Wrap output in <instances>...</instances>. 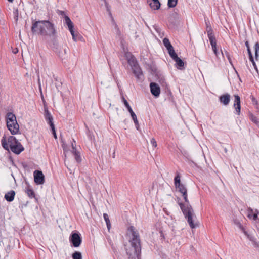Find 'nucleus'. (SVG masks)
Here are the masks:
<instances>
[{"mask_svg":"<svg viewBox=\"0 0 259 259\" xmlns=\"http://www.w3.org/2000/svg\"><path fill=\"white\" fill-rule=\"evenodd\" d=\"M219 101L224 105L227 106L230 101V95L228 93L223 94L220 96Z\"/></svg>","mask_w":259,"mask_h":259,"instance_id":"f3484780","label":"nucleus"},{"mask_svg":"<svg viewBox=\"0 0 259 259\" xmlns=\"http://www.w3.org/2000/svg\"><path fill=\"white\" fill-rule=\"evenodd\" d=\"M80 38V36L79 35H78V34L77 33H75L74 34V37H72L73 39L75 41H77L78 40H79Z\"/></svg>","mask_w":259,"mask_h":259,"instance_id":"49530a36","label":"nucleus"},{"mask_svg":"<svg viewBox=\"0 0 259 259\" xmlns=\"http://www.w3.org/2000/svg\"><path fill=\"white\" fill-rule=\"evenodd\" d=\"M178 0H168L167 6L168 8H174L178 4Z\"/></svg>","mask_w":259,"mask_h":259,"instance_id":"473e14b6","label":"nucleus"},{"mask_svg":"<svg viewBox=\"0 0 259 259\" xmlns=\"http://www.w3.org/2000/svg\"><path fill=\"white\" fill-rule=\"evenodd\" d=\"M254 49L255 60H258L259 57V41H257L255 44Z\"/></svg>","mask_w":259,"mask_h":259,"instance_id":"c85d7f7f","label":"nucleus"},{"mask_svg":"<svg viewBox=\"0 0 259 259\" xmlns=\"http://www.w3.org/2000/svg\"><path fill=\"white\" fill-rule=\"evenodd\" d=\"M15 195V192L14 190H11L5 194L4 198L8 202H12L14 199Z\"/></svg>","mask_w":259,"mask_h":259,"instance_id":"412c9836","label":"nucleus"},{"mask_svg":"<svg viewBox=\"0 0 259 259\" xmlns=\"http://www.w3.org/2000/svg\"><path fill=\"white\" fill-rule=\"evenodd\" d=\"M131 115L132 118V119L134 121L136 129L138 131H140L136 114H131Z\"/></svg>","mask_w":259,"mask_h":259,"instance_id":"c756f323","label":"nucleus"},{"mask_svg":"<svg viewBox=\"0 0 259 259\" xmlns=\"http://www.w3.org/2000/svg\"><path fill=\"white\" fill-rule=\"evenodd\" d=\"M212 50H213L214 53L215 54V56L218 57V54H219V52H218L217 48H215V49H212Z\"/></svg>","mask_w":259,"mask_h":259,"instance_id":"603ef678","label":"nucleus"},{"mask_svg":"<svg viewBox=\"0 0 259 259\" xmlns=\"http://www.w3.org/2000/svg\"><path fill=\"white\" fill-rule=\"evenodd\" d=\"M128 230L131 233L129 240L131 246L125 248L126 254L128 256V259H139L141 253V242L139 233L132 226L128 228Z\"/></svg>","mask_w":259,"mask_h":259,"instance_id":"f03ea898","label":"nucleus"},{"mask_svg":"<svg viewBox=\"0 0 259 259\" xmlns=\"http://www.w3.org/2000/svg\"><path fill=\"white\" fill-rule=\"evenodd\" d=\"M122 101L124 103V106L127 108L128 111L130 112V113H135L131 108V106L130 105L128 102L125 99V98L123 96L122 97Z\"/></svg>","mask_w":259,"mask_h":259,"instance_id":"cd10ccee","label":"nucleus"},{"mask_svg":"<svg viewBox=\"0 0 259 259\" xmlns=\"http://www.w3.org/2000/svg\"><path fill=\"white\" fill-rule=\"evenodd\" d=\"M44 113H50L49 111L47 105L45 104L44 101Z\"/></svg>","mask_w":259,"mask_h":259,"instance_id":"79ce46f5","label":"nucleus"},{"mask_svg":"<svg viewBox=\"0 0 259 259\" xmlns=\"http://www.w3.org/2000/svg\"><path fill=\"white\" fill-rule=\"evenodd\" d=\"M170 57L176 62V65L178 69L182 70L184 68V62L178 57L176 52L171 55Z\"/></svg>","mask_w":259,"mask_h":259,"instance_id":"9b49d317","label":"nucleus"},{"mask_svg":"<svg viewBox=\"0 0 259 259\" xmlns=\"http://www.w3.org/2000/svg\"><path fill=\"white\" fill-rule=\"evenodd\" d=\"M52 48L53 51L56 53L60 58L62 60L65 58V55L63 51L59 47L57 42V38H54L52 39Z\"/></svg>","mask_w":259,"mask_h":259,"instance_id":"0eeeda50","label":"nucleus"},{"mask_svg":"<svg viewBox=\"0 0 259 259\" xmlns=\"http://www.w3.org/2000/svg\"><path fill=\"white\" fill-rule=\"evenodd\" d=\"M72 257L73 259H82V255L81 252L79 251H75L72 254Z\"/></svg>","mask_w":259,"mask_h":259,"instance_id":"72a5a7b5","label":"nucleus"},{"mask_svg":"<svg viewBox=\"0 0 259 259\" xmlns=\"http://www.w3.org/2000/svg\"><path fill=\"white\" fill-rule=\"evenodd\" d=\"M70 242L72 243V245L75 247H79L82 242L80 234L77 232H73L69 238Z\"/></svg>","mask_w":259,"mask_h":259,"instance_id":"423d86ee","label":"nucleus"},{"mask_svg":"<svg viewBox=\"0 0 259 259\" xmlns=\"http://www.w3.org/2000/svg\"><path fill=\"white\" fill-rule=\"evenodd\" d=\"M103 218L106 222L108 230H109L111 228V224L108 215L107 213H104Z\"/></svg>","mask_w":259,"mask_h":259,"instance_id":"7c9ffc66","label":"nucleus"},{"mask_svg":"<svg viewBox=\"0 0 259 259\" xmlns=\"http://www.w3.org/2000/svg\"><path fill=\"white\" fill-rule=\"evenodd\" d=\"M38 85H39V89L40 91V92H41V84H40V78H39V76H38Z\"/></svg>","mask_w":259,"mask_h":259,"instance_id":"864d4df0","label":"nucleus"},{"mask_svg":"<svg viewBox=\"0 0 259 259\" xmlns=\"http://www.w3.org/2000/svg\"><path fill=\"white\" fill-rule=\"evenodd\" d=\"M150 143L152 145L153 147L155 148L157 147V142L154 138H152L151 139Z\"/></svg>","mask_w":259,"mask_h":259,"instance_id":"58836bf2","label":"nucleus"},{"mask_svg":"<svg viewBox=\"0 0 259 259\" xmlns=\"http://www.w3.org/2000/svg\"><path fill=\"white\" fill-rule=\"evenodd\" d=\"M150 91L153 96L155 97L159 96L160 94V88L159 85L154 82L150 83Z\"/></svg>","mask_w":259,"mask_h":259,"instance_id":"f8f14e48","label":"nucleus"},{"mask_svg":"<svg viewBox=\"0 0 259 259\" xmlns=\"http://www.w3.org/2000/svg\"><path fill=\"white\" fill-rule=\"evenodd\" d=\"M245 45L247 48V49L250 48L249 44V42L248 41H246L245 42Z\"/></svg>","mask_w":259,"mask_h":259,"instance_id":"13d9d810","label":"nucleus"},{"mask_svg":"<svg viewBox=\"0 0 259 259\" xmlns=\"http://www.w3.org/2000/svg\"><path fill=\"white\" fill-rule=\"evenodd\" d=\"M7 113L10 114V113H13V112L10 111V112H8Z\"/></svg>","mask_w":259,"mask_h":259,"instance_id":"338daca9","label":"nucleus"},{"mask_svg":"<svg viewBox=\"0 0 259 259\" xmlns=\"http://www.w3.org/2000/svg\"><path fill=\"white\" fill-rule=\"evenodd\" d=\"M58 14L59 15H62V16H63L64 17L65 16H67L66 14H65V13L64 11H61V10H58Z\"/></svg>","mask_w":259,"mask_h":259,"instance_id":"8fccbe9b","label":"nucleus"},{"mask_svg":"<svg viewBox=\"0 0 259 259\" xmlns=\"http://www.w3.org/2000/svg\"><path fill=\"white\" fill-rule=\"evenodd\" d=\"M45 119L48 124L50 125L51 129L55 127L54 124V119L51 114H45Z\"/></svg>","mask_w":259,"mask_h":259,"instance_id":"aec40b11","label":"nucleus"},{"mask_svg":"<svg viewBox=\"0 0 259 259\" xmlns=\"http://www.w3.org/2000/svg\"><path fill=\"white\" fill-rule=\"evenodd\" d=\"M133 73L136 77L137 79L139 81H142L144 79V74L142 69L139 65L132 68Z\"/></svg>","mask_w":259,"mask_h":259,"instance_id":"ddd939ff","label":"nucleus"},{"mask_svg":"<svg viewBox=\"0 0 259 259\" xmlns=\"http://www.w3.org/2000/svg\"><path fill=\"white\" fill-rule=\"evenodd\" d=\"M174 184L175 187L178 189L180 193H181L186 190H187L186 186L181 182V176L178 172H176V175L174 178Z\"/></svg>","mask_w":259,"mask_h":259,"instance_id":"6e6552de","label":"nucleus"},{"mask_svg":"<svg viewBox=\"0 0 259 259\" xmlns=\"http://www.w3.org/2000/svg\"><path fill=\"white\" fill-rule=\"evenodd\" d=\"M234 102L233 106L237 113H240L241 110L240 97L238 95H234Z\"/></svg>","mask_w":259,"mask_h":259,"instance_id":"dca6fc26","label":"nucleus"},{"mask_svg":"<svg viewBox=\"0 0 259 259\" xmlns=\"http://www.w3.org/2000/svg\"><path fill=\"white\" fill-rule=\"evenodd\" d=\"M115 28L116 30V34L118 35H120L121 34V32L119 30V28H118L117 25L116 24H115Z\"/></svg>","mask_w":259,"mask_h":259,"instance_id":"c03bdc74","label":"nucleus"},{"mask_svg":"<svg viewBox=\"0 0 259 259\" xmlns=\"http://www.w3.org/2000/svg\"><path fill=\"white\" fill-rule=\"evenodd\" d=\"M163 44L165 47L166 48L169 56L176 52L173 46L167 38L165 37L163 39Z\"/></svg>","mask_w":259,"mask_h":259,"instance_id":"2eb2a0df","label":"nucleus"},{"mask_svg":"<svg viewBox=\"0 0 259 259\" xmlns=\"http://www.w3.org/2000/svg\"><path fill=\"white\" fill-rule=\"evenodd\" d=\"M210 44H211V46L212 47V46H213L214 45H217V42H216V41L212 42H210Z\"/></svg>","mask_w":259,"mask_h":259,"instance_id":"bf43d9fd","label":"nucleus"},{"mask_svg":"<svg viewBox=\"0 0 259 259\" xmlns=\"http://www.w3.org/2000/svg\"><path fill=\"white\" fill-rule=\"evenodd\" d=\"M247 211H248L249 213L248 214V217L251 218L252 217L251 213H253V209L250 207H248L247 209Z\"/></svg>","mask_w":259,"mask_h":259,"instance_id":"a19ab883","label":"nucleus"},{"mask_svg":"<svg viewBox=\"0 0 259 259\" xmlns=\"http://www.w3.org/2000/svg\"><path fill=\"white\" fill-rule=\"evenodd\" d=\"M157 78V80L159 83L162 86H164L166 84L164 76L159 71L158 73L155 75Z\"/></svg>","mask_w":259,"mask_h":259,"instance_id":"5701e85b","label":"nucleus"},{"mask_svg":"<svg viewBox=\"0 0 259 259\" xmlns=\"http://www.w3.org/2000/svg\"><path fill=\"white\" fill-rule=\"evenodd\" d=\"M252 218H253V219L254 220H256L257 219V214H256V213H254L252 215Z\"/></svg>","mask_w":259,"mask_h":259,"instance_id":"4d7b16f0","label":"nucleus"},{"mask_svg":"<svg viewBox=\"0 0 259 259\" xmlns=\"http://www.w3.org/2000/svg\"><path fill=\"white\" fill-rule=\"evenodd\" d=\"M206 30H207V32H208V30H209V28H210L211 29H212L210 24L208 23H206Z\"/></svg>","mask_w":259,"mask_h":259,"instance_id":"3c124183","label":"nucleus"},{"mask_svg":"<svg viewBox=\"0 0 259 259\" xmlns=\"http://www.w3.org/2000/svg\"><path fill=\"white\" fill-rule=\"evenodd\" d=\"M18 140L14 136H10L7 140H6V137L4 136L1 140V144L3 147L6 150H9V148L12 146L13 145H15L18 142Z\"/></svg>","mask_w":259,"mask_h":259,"instance_id":"39448f33","label":"nucleus"},{"mask_svg":"<svg viewBox=\"0 0 259 259\" xmlns=\"http://www.w3.org/2000/svg\"><path fill=\"white\" fill-rule=\"evenodd\" d=\"M185 200V203H179L182 211L191 228H195L196 225L193 222V217H195L194 210L190 205L187 197V190L181 193Z\"/></svg>","mask_w":259,"mask_h":259,"instance_id":"7ed1b4c3","label":"nucleus"},{"mask_svg":"<svg viewBox=\"0 0 259 259\" xmlns=\"http://www.w3.org/2000/svg\"><path fill=\"white\" fill-rule=\"evenodd\" d=\"M161 236L163 237V235L162 232H161Z\"/></svg>","mask_w":259,"mask_h":259,"instance_id":"774afa93","label":"nucleus"},{"mask_svg":"<svg viewBox=\"0 0 259 259\" xmlns=\"http://www.w3.org/2000/svg\"><path fill=\"white\" fill-rule=\"evenodd\" d=\"M72 153L74 156L76 161L79 163L81 161V158L80 157L79 152L77 151L76 147L72 144Z\"/></svg>","mask_w":259,"mask_h":259,"instance_id":"4be33fe9","label":"nucleus"},{"mask_svg":"<svg viewBox=\"0 0 259 259\" xmlns=\"http://www.w3.org/2000/svg\"><path fill=\"white\" fill-rule=\"evenodd\" d=\"M6 122L8 129L12 135L18 133L19 126L17 123L15 114H6Z\"/></svg>","mask_w":259,"mask_h":259,"instance_id":"20e7f679","label":"nucleus"},{"mask_svg":"<svg viewBox=\"0 0 259 259\" xmlns=\"http://www.w3.org/2000/svg\"><path fill=\"white\" fill-rule=\"evenodd\" d=\"M68 29H69L70 32L71 33V34L72 36V37H74V34H75V32L74 31V27H72L71 28H69Z\"/></svg>","mask_w":259,"mask_h":259,"instance_id":"de8ad7c7","label":"nucleus"},{"mask_svg":"<svg viewBox=\"0 0 259 259\" xmlns=\"http://www.w3.org/2000/svg\"><path fill=\"white\" fill-rule=\"evenodd\" d=\"M34 181L37 185H41L45 183V176L42 172L35 170L33 172Z\"/></svg>","mask_w":259,"mask_h":259,"instance_id":"9d476101","label":"nucleus"},{"mask_svg":"<svg viewBox=\"0 0 259 259\" xmlns=\"http://www.w3.org/2000/svg\"><path fill=\"white\" fill-rule=\"evenodd\" d=\"M68 50V47H65L63 49V52L64 53V54L66 55V54H67V50Z\"/></svg>","mask_w":259,"mask_h":259,"instance_id":"6e6d98bb","label":"nucleus"},{"mask_svg":"<svg viewBox=\"0 0 259 259\" xmlns=\"http://www.w3.org/2000/svg\"><path fill=\"white\" fill-rule=\"evenodd\" d=\"M148 66L149 70L151 71V73L152 74L155 75L159 72L157 70L156 65L154 63H152L150 64H148Z\"/></svg>","mask_w":259,"mask_h":259,"instance_id":"393cba45","label":"nucleus"},{"mask_svg":"<svg viewBox=\"0 0 259 259\" xmlns=\"http://www.w3.org/2000/svg\"><path fill=\"white\" fill-rule=\"evenodd\" d=\"M9 2L12 3L14 0H8Z\"/></svg>","mask_w":259,"mask_h":259,"instance_id":"e2e57ef3","label":"nucleus"},{"mask_svg":"<svg viewBox=\"0 0 259 259\" xmlns=\"http://www.w3.org/2000/svg\"><path fill=\"white\" fill-rule=\"evenodd\" d=\"M227 57L230 63L232 65V61H231V58L230 57V55L228 54V53H227Z\"/></svg>","mask_w":259,"mask_h":259,"instance_id":"5fc2aeb1","label":"nucleus"},{"mask_svg":"<svg viewBox=\"0 0 259 259\" xmlns=\"http://www.w3.org/2000/svg\"><path fill=\"white\" fill-rule=\"evenodd\" d=\"M17 52H18V50H17V51H16V50H15V51L14 52V53L15 54H16V53H17Z\"/></svg>","mask_w":259,"mask_h":259,"instance_id":"69168bd1","label":"nucleus"},{"mask_svg":"<svg viewBox=\"0 0 259 259\" xmlns=\"http://www.w3.org/2000/svg\"><path fill=\"white\" fill-rule=\"evenodd\" d=\"M235 72H236V73H237V76H238V78H239V80H240V81H241V78H240V76H239V75L238 74V72H237V71H236V70H235Z\"/></svg>","mask_w":259,"mask_h":259,"instance_id":"052dcab7","label":"nucleus"},{"mask_svg":"<svg viewBox=\"0 0 259 259\" xmlns=\"http://www.w3.org/2000/svg\"><path fill=\"white\" fill-rule=\"evenodd\" d=\"M11 150L16 154H19L24 150V148L22 144L19 142H17V144L13 145L9 148Z\"/></svg>","mask_w":259,"mask_h":259,"instance_id":"4468645a","label":"nucleus"},{"mask_svg":"<svg viewBox=\"0 0 259 259\" xmlns=\"http://www.w3.org/2000/svg\"><path fill=\"white\" fill-rule=\"evenodd\" d=\"M64 23L68 26V29L74 27V24L68 16L64 17Z\"/></svg>","mask_w":259,"mask_h":259,"instance_id":"a878e982","label":"nucleus"},{"mask_svg":"<svg viewBox=\"0 0 259 259\" xmlns=\"http://www.w3.org/2000/svg\"><path fill=\"white\" fill-rule=\"evenodd\" d=\"M249 239H250V240L251 241H252V242H253V245H254V246L255 247H259V243H258V242H257L256 241H255L254 240V238H253V237H250Z\"/></svg>","mask_w":259,"mask_h":259,"instance_id":"ea45409f","label":"nucleus"},{"mask_svg":"<svg viewBox=\"0 0 259 259\" xmlns=\"http://www.w3.org/2000/svg\"><path fill=\"white\" fill-rule=\"evenodd\" d=\"M235 224H236V225H237V226L240 229H241L243 231L244 233L246 234V231L244 230V228L243 227V226L241 225V224L238 221H235Z\"/></svg>","mask_w":259,"mask_h":259,"instance_id":"c9c22d12","label":"nucleus"},{"mask_svg":"<svg viewBox=\"0 0 259 259\" xmlns=\"http://www.w3.org/2000/svg\"><path fill=\"white\" fill-rule=\"evenodd\" d=\"M208 37L209 38L210 43L212 42L216 41L215 37L214 36L213 30L209 28V30L208 31Z\"/></svg>","mask_w":259,"mask_h":259,"instance_id":"bb28decb","label":"nucleus"},{"mask_svg":"<svg viewBox=\"0 0 259 259\" xmlns=\"http://www.w3.org/2000/svg\"><path fill=\"white\" fill-rule=\"evenodd\" d=\"M31 31L33 34L42 37L56 38V30L54 24L49 20H36L32 18Z\"/></svg>","mask_w":259,"mask_h":259,"instance_id":"f257e3e1","label":"nucleus"},{"mask_svg":"<svg viewBox=\"0 0 259 259\" xmlns=\"http://www.w3.org/2000/svg\"><path fill=\"white\" fill-rule=\"evenodd\" d=\"M13 13H14V19H15L16 22H17L18 20V16H19L18 9H15L14 10Z\"/></svg>","mask_w":259,"mask_h":259,"instance_id":"f704fd0d","label":"nucleus"},{"mask_svg":"<svg viewBox=\"0 0 259 259\" xmlns=\"http://www.w3.org/2000/svg\"><path fill=\"white\" fill-rule=\"evenodd\" d=\"M252 103L253 105L255 106V107L256 109H258V103L257 101L256 100V99L254 97H252L251 98Z\"/></svg>","mask_w":259,"mask_h":259,"instance_id":"e433bc0d","label":"nucleus"},{"mask_svg":"<svg viewBox=\"0 0 259 259\" xmlns=\"http://www.w3.org/2000/svg\"><path fill=\"white\" fill-rule=\"evenodd\" d=\"M252 63V65L254 68V69L257 71H258V69H257V65L254 60V58H253L252 60H249Z\"/></svg>","mask_w":259,"mask_h":259,"instance_id":"37998d69","label":"nucleus"},{"mask_svg":"<svg viewBox=\"0 0 259 259\" xmlns=\"http://www.w3.org/2000/svg\"><path fill=\"white\" fill-rule=\"evenodd\" d=\"M211 47H212V49H215V48H217V45H214V46H212Z\"/></svg>","mask_w":259,"mask_h":259,"instance_id":"680f3d73","label":"nucleus"},{"mask_svg":"<svg viewBox=\"0 0 259 259\" xmlns=\"http://www.w3.org/2000/svg\"><path fill=\"white\" fill-rule=\"evenodd\" d=\"M17 52H18V50H17V51H16V50H15V51L14 52V53L15 54H16V53H17Z\"/></svg>","mask_w":259,"mask_h":259,"instance_id":"0e129e2a","label":"nucleus"},{"mask_svg":"<svg viewBox=\"0 0 259 259\" xmlns=\"http://www.w3.org/2000/svg\"><path fill=\"white\" fill-rule=\"evenodd\" d=\"M150 7L154 10H157L160 9L161 3L159 0H150V2H147Z\"/></svg>","mask_w":259,"mask_h":259,"instance_id":"a211bd4d","label":"nucleus"},{"mask_svg":"<svg viewBox=\"0 0 259 259\" xmlns=\"http://www.w3.org/2000/svg\"><path fill=\"white\" fill-rule=\"evenodd\" d=\"M247 53H248V56H249V59L252 60L253 58H253V55L252 54L250 48L247 49Z\"/></svg>","mask_w":259,"mask_h":259,"instance_id":"4c0bfd02","label":"nucleus"},{"mask_svg":"<svg viewBox=\"0 0 259 259\" xmlns=\"http://www.w3.org/2000/svg\"><path fill=\"white\" fill-rule=\"evenodd\" d=\"M169 23L174 26H177L180 23L179 15L176 12H172L168 18Z\"/></svg>","mask_w":259,"mask_h":259,"instance_id":"1a4fd4ad","label":"nucleus"},{"mask_svg":"<svg viewBox=\"0 0 259 259\" xmlns=\"http://www.w3.org/2000/svg\"><path fill=\"white\" fill-rule=\"evenodd\" d=\"M250 119L259 126V118L255 116L254 114H250Z\"/></svg>","mask_w":259,"mask_h":259,"instance_id":"2f4dec72","label":"nucleus"},{"mask_svg":"<svg viewBox=\"0 0 259 259\" xmlns=\"http://www.w3.org/2000/svg\"><path fill=\"white\" fill-rule=\"evenodd\" d=\"M108 242H109V244H110L111 247H112V249L113 250V251L114 252H115L116 251V248L113 245V243H112V242H111V239H108Z\"/></svg>","mask_w":259,"mask_h":259,"instance_id":"a18cd8bd","label":"nucleus"},{"mask_svg":"<svg viewBox=\"0 0 259 259\" xmlns=\"http://www.w3.org/2000/svg\"><path fill=\"white\" fill-rule=\"evenodd\" d=\"M127 62L132 68L139 65L135 57L133 55H131L130 57L127 59Z\"/></svg>","mask_w":259,"mask_h":259,"instance_id":"b1692460","label":"nucleus"},{"mask_svg":"<svg viewBox=\"0 0 259 259\" xmlns=\"http://www.w3.org/2000/svg\"><path fill=\"white\" fill-rule=\"evenodd\" d=\"M51 130L52 131V134H53L54 138L56 139H57V135H56V130H55V127L53 128L52 129H51Z\"/></svg>","mask_w":259,"mask_h":259,"instance_id":"09e8293b","label":"nucleus"},{"mask_svg":"<svg viewBox=\"0 0 259 259\" xmlns=\"http://www.w3.org/2000/svg\"><path fill=\"white\" fill-rule=\"evenodd\" d=\"M27 184V186L25 187V191L28 196L30 198H35V194L34 190L32 188L31 186L29 184Z\"/></svg>","mask_w":259,"mask_h":259,"instance_id":"6ab92c4d","label":"nucleus"}]
</instances>
